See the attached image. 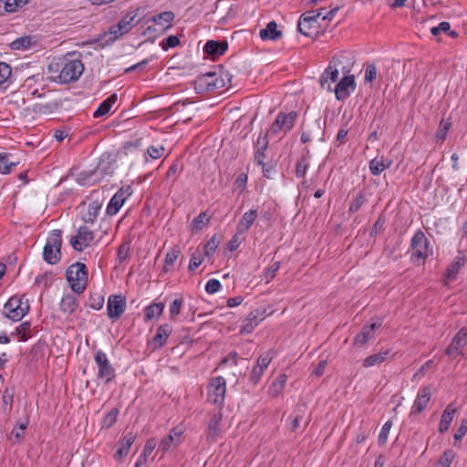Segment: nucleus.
<instances>
[{
  "instance_id": "obj_1",
  "label": "nucleus",
  "mask_w": 467,
  "mask_h": 467,
  "mask_svg": "<svg viewBox=\"0 0 467 467\" xmlns=\"http://www.w3.org/2000/svg\"><path fill=\"white\" fill-rule=\"evenodd\" d=\"M83 70L84 66L80 59L67 57L48 66V71L53 74L52 79L61 84L78 80Z\"/></svg>"
},
{
  "instance_id": "obj_2",
  "label": "nucleus",
  "mask_w": 467,
  "mask_h": 467,
  "mask_svg": "<svg viewBox=\"0 0 467 467\" xmlns=\"http://www.w3.org/2000/svg\"><path fill=\"white\" fill-rule=\"evenodd\" d=\"M137 16L138 10L130 11L117 25L111 26L109 30L102 35L101 39L107 44L114 43L119 37L128 34L139 23Z\"/></svg>"
},
{
  "instance_id": "obj_3",
  "label": "nucleus",
  "mask_w": 467,
  "mask_h": 467,
  "mask_svg": "<svg viewBox=\"0 0 467 467\" xmlns=\"http://www.w3.org/2000/svg\"><path fill=\"white\" fill-rule=\"evenodd\" d=\"M28 299L24 295L13 296L4 306V315L13 321L21 320L29 311Z\"/></svg>"
},
{
  "instance_id": "obj_4",
  "label": "nucleus",
  "mask_w": 467,
  "mask_h": 467,
  "mask_svg": "<svg viewBox=\"0 0 467 467\" xmlns=\"http://www.w3.org/2000/svg\"><path fill=\"white\" fill-rule=\"evenodd\" d=\"M62 232L53 230L47 236V243L43 249V258L50 265H55L61 258Z\"/></svg>"
},
{
  "instance_id": "obj_5",
  "label": "nucleus",
  "mask_w": 467,
  "mask_h": 467,
  "mask_svg": "<svg viewBox=\"0 0 467 467\" xmlns=\"http://www.w3.org/2000/svg\"><path fill=\"white\" fill-rule=\"evenodd\" d=\"M67 279L74 292L82 293L88 284L87 266L82 263L71 265L67 270Z\"/></svg>"
},
{
  "instance_id": "obj_6",
  "label": "nucleus",
  "mask_w": 467,
  "mask_h": 467,
  "mask_svg": "<svg viewBox=\"0 0 467 467\" xmlns=\"http://www.w3.org/2000/svg\"><path fill=\"white\" fill-rule=\"evenodd\" d=\"M95 362L98 368V379L105 384L110 382L115 377V369L111 366L107 355L102 350L97 351Z\"/></svg>"
},
{
  "instance_id": "obj_7",
  "label": "nucleus",
  "mask_w": 467,
  "mask_h": 467,
  "mask_svg": "<svg viewBox=\"0 0 467 467\" xmlns=\"http://www.w3.org/2000/svg\"><path fill=\"white\" fill-rule=\"evenodd\" d=\"M208 400L213 404H222L226 392V381L222 376L210 379L207 387Z\"/></svg>"
},
{
  "instance_id": "obj_8",
  "label": "nucleus",
  "mask_w": 467,
  "mask_h": 467,
  "mask_svg": "<svg viewBox=\"0 0 467 467\" xmlns=\"http://www.w3.org/2000/svg\"><path fill=\"white\" fill-rule=\"evenodd\" d=\"M146 154L134 143L125 144L117 153L118 160L125 165L132 166Z\"/></svg>"
},
{
  "instance_id": "obj_9",
  "label": "nucleus",
  "mask_w": 467,
  "mask_h": 467,
  "mask_svg": "<svg viewBox=\"0 0 467 467\" xmlns=\"http://www.w3.org/2000/svg\"><path fill=\"white\" fill-rule=\"evenodd\" d=\"M341 64L338 57H333L329 62L328 67L323 72L320 78V85L322 88L328 91H333V84L338 79V68L337 67Z\"/></svg>"
},
{
  "instance_id": "obj_10",
  "label": "nucleus",
  "mask_w": 467,
  "mask_h": 467,
  "mask_svg": "<svg viewBox=\"0 0 467 467\" xmlns=\"http://www.w3.org/2000/svg\"><path fill=\"white\" fill-rule=\"evenodd\" d=\"M356 88L355 77L349 74V71H344V77L333 88L337 100H344Z\"/></svg>"
},
{
  "instance_id": "obj_11",
  "label": "nucleus",
  "mask_w": 467,
  "mask_h": 467,
  "mask_svg": "<svg viewBox=\"0 0 467 467\" xmlns=\"http://www.w3.org/2000/svg\"><path fill=\"white\" fill-rule=\"evenodd\" d=\"M132 188L130 185L122 186L110 199L108 203L106 212L109 215H115L119 209L123 206L126 200L132 194Z\"/></svg>"
},
{
  "instance_id": "obj_12",
  "label": "nucleus",
  "mask_w": 467,
  "mask_h": 467,
  "mask_svg": "<svg viewBox=\"0 0 467 467\" xmlns=\"http://www.w3.org/2000/svg\"><path fill=\"white\" fill-rule=\"evenodd\" d=\"M296 113L291 111L287 114L280 113L276 116L275 122L269 130L271 134H278L280 132H287L292 130L296 119Z\"/></svg>"
},
{
  "instance_id": "obj_13",
  "label": "nucleus",
  "mask_w": 467,
  "mask_h": 467,
  "mask_svg": "<svg viewBox=\"0 0 467 467\" xmlns=\"http://www.w3.org/2000/svg\"><path fill=\"white\" fill-rule=\"evenodd\" d=\"M183 434V429L182 427L173 428L169 435L164 437L158 446V451H161L162 455L177 448L182 443V436Z\"/></svg>"
},
{
  "instance_id": "obj_14",
  "label": "nucleus",
  "mask_w": 467,
  "mask_h": 467,
  "mask_svg": "<svg viewBox=\"0 0 467 467\" xmlns=\"http://www.w3.org/2000/svg\"><path fill=\"white\" fill-rule=\"evenodd\" d=\"M273 357H274L273 352L269 350V351L262 354L258 358L257 362H256L255 366L253 368V370H252V373L250 376V381L254 385H256L260 381L265 370L268 368L269 364L271 363Z\"/></svg>"
},
{
  "instance_id": "obj_15",
  "label": "nucleus",
  "mask_w": 467,
  "mask_h": 467,
  "mask_svg": "<svg viewBox=\"0 0 467 467\" xmlns=\"http://www.w3.org/2000/svg\"><path fill=\"white\" fill-rule=\"evenodd\" d=\"M94 234L92 231L86 226H80L78 234L70 239L71 246L77 251H82L87 248L93 241Z\"/></svg>"
},
{
  "instance_id": "obj_16",
  "label": "nucleus",
  "mask_w": 467,
  "mask_h": 467,
  "mask_svg": "<svg viewBox=\"0 0 467 467\" xmlns=\"http://www.w3.org/2000/svg\"><path fill=\"white\" fill-rule=\"evenodd\" d=\"M381 327V321L377 319L368 326H364L361 331L355 337L353 344L356 347H363L375 337V333Z\"/></svg>"
},
{
  "instance_id": "obj_17",
  "label": "nucleus",
  "mask_w": 467,
  "mask_h": 467,
  "mask_svg": "<svg viewBox=\"0 0 467 467\" xmlns=\"http://www.w3.org/2000/svg\"><path fill=\"white\" fill-rule=\"evenodd\" d=\"M224 86L223 79H219L215 73H207L196 80V88L200 90H213Z\"/></svg>"
},
{
  "instance_id": "obj_18",
  "label": "nucleus",
  "mask_w": 467,
  "mask_h": 467,
  "mask_svg": "<svg viewBox=\"0 0 467 467\" xmlns=\"http://www.w3.org/2000/svg\"><path fill=\"white\" fill-rule=\"evenodd\" d=\"M126 300L121 296L112 295L107 303L108 315L112 319H118L124 313Z\"/></svg>"
},
{
  "instance_id": "obj_19",
  "label": "nucleus",
  "mask_w": 467,
  "mask_h": 467,
  "mask_svg": "<svg viewBox=\"0 0 467 467\" xmlns=\"http://www.w3.org/2000/svg\"><path fill=\"white\" fill-rule=\"evenodd\" d=\"M410 246L412 249V256H416L419 261H423L427 255L428 250L427 239L424 234L420 232L415 234V235L412 238Z\"/></svg>"
},
{
  "instance_id": "obj_20",
  "label": "nucleus",
  "mask_w": 467,
  "mask_h": 467,
  "mask_svg": "<svg viewBox=\"0 0 467 467\" xmlns=\"http://www.w3.org/2000/svg\"><path fill=\"white\" fill-rule=\"evenodd\" d=\"M467 344V329L462 328L452 338L450 346L446 349V354L449 356L460 354L464 356L461 349Z\"/></svg>"
},
{
  "instance_id": "obj_21",
  "label": "nucleus",
  "mask_w": 467,
  "mask_h": 467,
  "mask_svg": "<svg viewBox=\"0 0 467 467\" xmlns=\"http://www.w3.org/2000/svg\"><path fill=\"white\" fill-rule=\"evenodd\" d=\"M257 215L256 209H251L245 212L237 223L236 231L238 234H245L255 222Z\"/></svg>"
},
{
  "instance_id": "obj_22",
  "label": "nucleus",
  "mask_w": 467,
  "mask_h": 467,
  "mask_svg": "<svg viewBox=\"0 0 467 467\" xmlns=\"http://www.w3.org/2000/svg\"><path fill=\"white\" fill-rule=\"evenodd\" d=\"M171 333V327L168 324L161 325L158 327L156 335L153 337L151 340V345L155 348H159L162 347L170 334Z\"/></svg>"
},
{
  "instance_id": "obj_23",
  "label": "nucleus",
  "mask_w": 467,
  "mask_h": 467,
  "mask_svg": "<svg viewBox=\"0 0 467 467\" xmlns=\"http://www.w3.org/2000/svg\"><path fill=\"white\" fill-rule=\"evenodd\" d=\"M134 441L135 436L132 433H128L125 435L120 441L119 448L115 452L114 458L117 461H120L126 457Z\"/></svg>"
},
{
  "instance_id": "obj_24",
  "label": "nucleus",
  "mask_w": 467,
  "mask_h": 467,
  "mask_svg": "<svg viewBox=\"0 0 467 467\" xmlns=\"http://www.w3.org/2000/svg\"><path fill=\"white\" fill-rule=\"evenodd\" d=\"M175 16L171 11H165L159 15L154 16L151 20L159 26L160 30H166L171 26Z\"/></svg>"
},
{
  "instance_id": "obj_25",
  "label": "nucleus",
  "mask_w": 467,
  "mask_h": 467,
  "mask_svg": "<svg viewBox=\"0 0 467 467\" xmlns=\"http://www.w3.org/2000/svg\"><path fill=\"white\" fill-rule=\"evenodd\" d=\"M157 446L155 439H150L146 441L141 454L135 462V467H146L148 457L152 453Z\"/></svg>"
},
{
  "instance_id": "obj_26",
  "label": "nucleus",
  "mask_w": 467,
  "mask_h": 467,
  "mask_svg": "<svg viewBox=\"0 0 467 467\" xmlns=\"http://www.w3.org/2000/svg\"><path fill=\"white\" fill-rule=\"evenodd\" d=\"M431 395V389L429 387H425L420 390L413 404L415 412L420 413L423 410L430 401Z\"/></svg>"
},
{
  "instance_id": "obj_27",
  "label": "nucleus",
  "mask_w": 467,
  "mask_h": 467,
  "mask_svg": "<svg viewBox=\"0 0 467 467\" xmlns=\"http://www.w3.org/2000/svg\"><path fill=\"white\" fill-rule=\"evenodd\" d=\"M259 35L263 40H276L281 37L282 32L277 29V24L275 21H271L265 28L260 31Z\"/></svg>"
},
{
  "instance_id": "obj_28",
  "label": "nucleus",
  "mask_w": 467,
  "mask_h": 467,
  "mask_svg": "<svg viewBox=\"0 0 467 467\" xmlns=\"http://www.w3.org/2000/svg\"><path fill=\"white\" fill-rule=\"evenodd\" d=\"M203 49L205 53L213 57H217L223 55L226 51L227 44L225 42L209 40L205 44Z\"/></svg>"
},
{
  "instance_id": "obj_29",
  "label": "nucleus",
  "mask_w": 467,
  "mask_h": 467,
  "mask_svg": "<svg viewBox=\"0 0 467 467\" xmlns=\"http://www.w3.org/2000/svg\"><path fill=\"white\" fill-rule=\"evenodd\" d=\"M165 308L164 303H152L144 309V319L150 321L159 318Z\"/></svg>"
},
{
  "instance_id": "obj_30",
  "label": "nucleus",
  "mask_w": 467,
  "mask_h": 467,
  "mask_svg": "<svg viewBox=\"0 0 467 467\" xmlns=\"http://www.w3.org/2000/svg\"><path fill=\"white\" fill-rule=\"evenodd\" d=\"M264 318L265 315L263 312H260L259 310L251 312L245 320V325L244 326L242 332L250 333Z\"/></svg>"
},
{
  "instance_id": "obj_31",
  "label": "nucleus",
  "mask_w": 467,
  "mask_h": 467,
  "mask_svg": "<svg viewBox=\"0 0 467 467\" xmlns=\"http://www.w3.org/2000/svg\"><path fill=\"white\" fill-rule=\"evenodd\" d=\"M456 408H454L452 405H449L443 411L440 422L439 431L440 432H445L448 431L451 422L453 420L454 414L456 412Z\"/></svg>"
},
{
  "instance_id": "obj_32",
  "label": "nucleus",
  "mask_w": 467,
  "mask_h": 467,
  "mask_svg": "<svg viewBox=\"0 0 467 467\" xmlns=\"http://www.w3.org/2000/svg\"><path fill=\"white\" fill-rule=\"evenodd\" d=\"M181 254V249L177 246L175 247H172L171 249H170L167 254H166V256H165V261H164V265H163V271L164 272H170L173 266H174V264L176 262V260L178 259V257L180 256Z\"/></svg>"
},
{
  "instance_id": "obj_33",
  "label": "nucleus",
  "mask_w": 467,
  "mask_h": 467,
  "mask_svg": "<svg viewBox=\"0 0 467 467\" xmlns=\"http://www.w3.org/2000/svg\"><path fill=\"white\" fill-rule=\"evenodd\" d=\"M117 94H111L108 99H106L94 112V118H99L109 112L112 105L117 101Z\"/></svg>"
},
{
  "instance_id": "obj_34",
  "label": "nucleus",
  "mask_w": 467,
  "mask_h": 467,
  "mask_svg": "<svg viewBox=\"0 0 467 467\" xmlns=\"http://www.w3.org/2000/svg\"><path fill=\"white\" fill-rule=\"evenodd\" d=\"M391 164V161L389 160H384L383 158H375L369 162V170L372 174L379 175L387 168H389Z\"/></svg>"
},
{
  "instance_id": "obj_35",
  "label": "nucleus",
  "mask_w": 467,
  "mask_h": 467,
  "mask_svg": "<svg viewBox=\"0 0 467 467\" xmlns=\"http://www.w3.org/2000/svg\"><path fill=\"white\" fill-rule=\"evenodd\" d=\"M100 208L101 205L98 202L88 203L87 212L83 213V220L86 223H93L99 215Z\"/></svg>"
},
{
  "instance_id": "obj_36",
  "label": "nucleus",
  "mask_w": 467,
  "mask_h": 467,
  "mask_svg": "<svg viewBox=\"0 0 467 467\" xmlns=\"http://www.w3.org/2000/svg\"><path fill=\"white\" fill-rule=\"evenodd\" d=\"M29 0H0V7L4 6V9L7 13H14L25 6Z\"/></svg>"
},
{
  "instance_id": "obj_37",
  "label": "nucleus",
  "mask_w": 467,
  "mask_h": 467,
  "mask_svg": "<svg viewBox=\"0 0 467 467\" xmlns=\"http://www.w3.org/2000/svg\"><path fill=\"white\" fill-rule=\"evenodd\" d=\"M78 306L77 300L72 295H66L60 302V308L66 314L73 313Z\"/></svg>"
},
{
  "instance_id": "obj_38",
  "label": "nucleus",
  "mask_w": 467,
  "mask_h": 467,
  "mask_svg": "<svg viewBox=\"0 0 467 467\" xmlns=\"http://www.w3.org/2000/svg\"><path fill=\"white\" fill-rule=\"evenodd\" d=\"M33 43L34 41L32 36H25L11 42L10 47L13 50H26L33 45Z\"/></svg>"
},
{
  "instance_id": "obj_39",
  "label": "nucleus",
  "mask_w": 467,
  "mask_h": 467,
  "mask_svg": "<svg viewBox=\"0 0 467 467\" xmlns=\"http://www.w3.org/2000/svg\"><path fill=\"white\" fill-rule=\"evenodd\" d=\"M211 217L206 212L201 213L191 223V230L192 232L201 231L210 221Z\"/></svg>"
},
{
  "instance_id": "obj_40",
  "label": "nucleus",
  "mask_w": 467,
  "mask_h": 467,
  "mask_svg": "<svg viewBox=\"0 0 467 467\" xmlns=\"http://www.w3.org/2000/svg\"><path fill=\"white\" fill-rule=\"evenodd\" d=\"M286 380H287V377L285 374H281L277 377L276 380L275 382H273V384L271 385L270 389H269V392L272 396H277L279 395L285 384H286Z\"/></svg>"
},
{
  "instance_id": "obj_41",
  "label": "nucleus",
  "mask_w": 467,
  "mask_h": 467,
  "mask_svg": "<svg viewBox=\"0 0 467 467\" xmlns=\"http://www.w3.org/2000/svg\"><path fill=\"white\" fill-rule=\"evenodd\" d=\"M16 162L9 161V155L7 153L0 152V173L8 174L12 169L16 167Z\"/></svg>"
},
{
  "instance_id": "obj_42",
  "label": "nucleus",
  "mask_w": 467,
  "mask_h": 467,
  "mask_svg": "<svg viewBox=\"0 0 467 467\" xmlns=\"http://www.w3.org/2000/svg\"><path fill=\"white\" fill-rule=\"evenodd\" d=\"M321 14L322 12L317 11H309L307 13L303 14L298 23L299 31L303 34H306L302 28L303 24L317 21V19L320 17Z\"/></svg>"
},
{
  "instance_id": "obj_43",
  "label": "nucleus",
  "mask_w": 467,
  "mask_h": 467,
  "mask_svg": "<svg viewBox=\"0 0 467 467\" xmlns=\"http://www.w3.org/2000/svg\"><path fill=\"white\" fill-rule=\"evenodd\" d=\"M183 300L182 297L174 299L169 307L170 318L171 320H175L176 317L181 313L182 307Z\"/></svg>"
},
{
  "instance_id": "obj_44",
  "label": "nucleus",
  "mask_w": 467,
  "mask_h": 467,
  "mask_svg": "<svg viewBox=\"0 0 467 467\" xmlns=\"http://www.w3.org/2000/svg\"><path fill=\"white\" fill-rule=\"evenodd\" d=\"M463 265V260L460 257L456 258L454 262L450 265V266L447 269L446 276L449 279H454L459 272V270Z\"/></svg>"
},
{
  "instance_id": "obj_45",
  "label": "nucleus",
  "mask_w": 467,
  "mask_h": 467,
  "mask_svg": "<svg viewBox=\"0 0 467 467\" xmlns=\"http://www.w3.org/2000/svg\"><path fill=\"white\" fill-rule=\"evenodd\" d=\"M279 267H280V263L275 262L269 267L265 269L264 274H263V280H265L266 284L269 283L271 280H273L275 278L277 271L279 270Z\"/></svg>"
},
{
  "instance_id": "obj_46",
  "label": "nucleus",
  "mask_w": 467,
  "mask_h": 467,
  "mask_svg": "<svg viewBox=\"0 0 467 467\" xmlns=\"http://www.w3.org/2000/svg\"><path fill=\"white\" fill-rule=\"evenodd\" d=\"M222 420L221 414H214L209 423V434L208 436L213 439L218 432V427Z\"/></svg>"
},
{
  "instance_id": "obj_47",
  "label": "nucleus",
  "mask_w": 467,
  "mask_h": 467,
  "mask_svg": "<svg viewBox=\"0 0 467 467\" xmlns=\"http://www.w3.org/2000/svg\"><path fill=\"white\" fill-rule=\"evenodd\" d=\"M451 122L450 119H442L440 122V127L437 130L436 137L438 140L443 141L446 138L447 131L450 130Z\"/></svg>"
},
{
  "instance_id": "obj_48",
  "label": "nucleus",
  "mask_w": 467,
  "mask_h": 467,
  "mask_svg": "<svg viewBox=\"0 0 467 467\" xmlns=\"http://www.w3.org/2000/svg\"><path fill=\"white\" fill-rule=\"evenodd\" d=\"M31 325L29 322L21 323L16 329V334L19 336L20 341H26L30 337L28 335Z\"/></svg>"
},
{
  "instance_id": "obj_49",
  "label": "nucleus",
  "mask_w": 467,
  "mask_h": 467,
  "mask_svg": "<svg viewBox=\"0 0 467 467\" xmlns=\"http://www.w3.org/2000/svg\"><path fill=\"white\" fill-rule=\"evenodd\" d=\"M388 353L385 352V353H377L375 355H371L368 358H366L364 359V363L363 365L365 367H371V366H374L378 363H380L382 362L384 359H385V356L387 355Z\"/></svg>"
},
{
  "instance_id": "obj_50",
  "label": "nucleus",
  "mask_w": 467,
  "mask_h": 467,
  "mask_svg": "<svg viewBox=\"0 0 467 467\" xmlns=\"http://www.w3.org/2000/svg\"><path fill=\"white\" fill-rule=\"evenodd\" d=\"M26 426L27 421L21 422L17 426H16L11 431L10 439H13V437H15V440L13 441L17 442L23 437Z\"/></svg>"
},
{
  "instance_id": "obj_51",
  "label": "nucleus",
  "mask_w": 467,
  "mask_h": 467,
  "mask_svg": "<svg viewBox=\"0 0 467 467\" xmlns=\"http://www.w3.org/2000/svg\"><path fill=\"white\" fill-rule=\"evenodd\" d=\"M163 152H164V147L161 145H157V146L149 147L147 150V153H145V154H146V156L149 155L153 160H157V159H160L163 155ZM144 159L147 161V157Z\"/></svg>"
},
{
  "instance_id": "obj_52",
  "label": "nucleus",
  "mask_w": 467,
  "mask_h": 467,
  "mask_svg": "<svg viewBox=\"0 0 467 467\" xmlns=\"http://www.w3.org/2000/svg\"><path fill=\"white\" fill-rule=\"evenodd\" d=\"M119 411L116 409L111 410L103 419L102 426L103 428H110L117 420Z\"/></svg>"
},
{
  "instance_id": "obj_53",
  "label": "nucleus",
  "mask_w": 467,
  "mask_h": 467,
  "mask_svg": "<svg viewBox=\"0 0 467 467\" xmlns=\"http://www.w3.org/2000/svg\"><path fill=\"white\" fill-rule=\"evenodd\" d=\"M365 202V197L362 192H358L355 199L351 202L349 205V212L354 213L359 210V208Z\"/></svg>"
},
{
  "instance_id": "obj_54",
  "label": "nucleus",
  "mask_w": 467,
  "mask_h": 467,
  "mask_svg": "<svg viewBox=\"0 0 467 467\" xmlns=\"http://www.w3.org/2000/svg\"><path fill=\"white\" fill-rule=\"evenodd\" d=\"M11 67L5 62H0V86L11 76Z\"/></svg>"
},
{
  "instance_id": "obj_55",
  "label": "nucleus",
  "mask_w": 467,
  "mask_h": 467,
  "mask_svg": "<svg viewBox=\"0 0 467 467\" xmlns=\"http://www.w3.org/2000/svg\"><path fill=\"white\" fill-rule=\"evenodd\" d=\"M247 175L245 173L239 174L234 183V190L243 192L245 189Z\"/></svg>"
},
{
  "instance_id": "obj_56",
  "label": "nucleus",
  "mask_w": 467,
  "mask_h": 467,
  "mask_svg": "<svg viewBox=\"0 0 467 467\" xmlns=\"http://www.w3.org/2000/svg\"><path fill=\"white\" fill-rule=\"evenodd\" d=\"M219 241L217 240L216 236H213L211 240L206 244L204 247V254L207 256H211L218 247Z\"/></svg>"
},
{
  "instance_id": "obj_57",
  "label": "nucleus",
  "mask_w": 467,
  "mask_h": 467,
  "mask_svg": "<svg viewBox=\"0 0 467 467\" xmlns=\"http://www.w3.org/2000/svg\"><path fill=\"white\" fill-rule=\"evenodd\" d=\"M377 78V67L373 64H369L365 68L364 78L366 82H372Z\"/></svg>"
},
{
  "instance_id": "obj_58",
  "label": "nucleus",
  "mask_w": 467,
  "mask_h": 467,
  "mask_svg": "<svg viewBox=\"0 0 467 467\" xmlns=\"http://www.w3.org/2000/svg\"><path fill=\"white\" fill-rule=\"evenodd\" d=\"M391 427V422L387 421L381 428V431L379 435V443L383 445L386 443L389 436V432Z\"/></svg>"
},
{
  "instance_id": "obj_59",
  "label": "nucleus",
  "mask_w": 467,
  "mask_h": 467,
  "mask_svg": "<svg viewBox=\"0 0 467 467\" xmlns=\"http://www.w3.org/2000/svg\"><path fill=\"white\" fill-rule=\"evenodd\" d=\"M221 287V283L217 279H210L205 285V290L208 294L213 295L218 292Z\"/></svg>"
},
{
  "instance_id": "obj_60",
  "label": "nucleus",
  "mask_w": 467,
  "mask_h": 467,
  "mask_svg": "<svg viewBox=\"0 0 467 467\" xmlns=\"http://www.w3.org/2000/svg\"><path fill=\"white\" fill-rule=\"evenodd\" d=\"M202 260L203 257L201 253L192 254L189 263V270L193 271L194 269H196L202 263Z\"/></svg>"
},
{
  "instance_id": "obj_61",
  "label": "nucleus",
  "mask_w": 467,
  "mask_h": 467,
  "mask_svg": "<svg viewBox=\"0 0 467 467\" xmlns=\"http://www.w3.org/2000/svg\"><path fill=\"white\" fill-rule=\"evenodd\" d=\"M308 167V161L306 159L300 160L296 167V174L297 177H304Z\"/></svg>"
},
{
  "instance_id": "obj_62",
  "label": "nucleus",
  "mask_w": 467,
  "mask_h": 467,
  "mask_svg": "<svg viewBox=\"0 0 467 467\" xmlns=\"http://www.w3.org/2000/svg\"><path fill=\"white\" fill-rule=\"evenodd\" d=\"M453 458L454 453L451 451H446L440 460V464H441L443 467H450Z\"/></svg>"
},
{
  "instance_id": "obj_63",
  "label": "nucleus",
  "mask_w": 467,
  "mask_h": 467,
  "mask_svg": "<svg viewBox=\"0 0 467 467\" xmlns=\"http://www.w3.org/2000/svg\"><path fill=\"white\" fill-rule=\"evenodd\" d=\"M180 44V40L176 36H170L162 44V49L167 50L171 47H175Z\"/></svg>"
},
{
  "instance_id": "obj_64",
  "label": "nucleus",
  "mask_w": 467,
  "mask_h": 467,
  "mask_svg": "<svg viewBox=\"0 0 467 467\" xmlns=\"http://www.w3.org/2000/svg\"><path fill=\"white\" fill-rule=\"evenodd\" d=\"M467 431V420H462L460 427L458 428L456 433L454 434V439L456 441H461Z\"/></svg>"
}]
</instances>
